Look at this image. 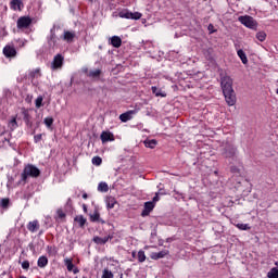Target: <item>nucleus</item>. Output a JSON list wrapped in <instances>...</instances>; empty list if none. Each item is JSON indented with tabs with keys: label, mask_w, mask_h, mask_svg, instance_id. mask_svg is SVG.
Returning a JSON list of instances; mask_svg holds the SVG:
<instances>
[{
	"label": "nucleus",
	"mask_w": 278,
	"mask_h": 278,
	"mask_svg": "<svg viewBox=\"0 0 278 278\" xmlns=\"http://www.w3.org/2000/svg\"><path fill=\"white\" fill-rule=\"evenodd\" d=\"M222 90L228 105H236V92L233 91V80L229 76L222 77Z\"/></svg>",
	"instance_id": "f257e3e1"
},
{
	"label": "nucleus",
	"mask_w": 278,
	"mask_h": 278,
	"mask_svg": "<svg viewBox=\"0 0 278 278\" xmlns=\"http://www.w3.org/2000/svg\"><path fill=\"white\" fill-rule=\"evenodd\" d=\"M28 177H40V169L31 164L26 165L22 173V181H27Z\"/></svg>",
	"instance_id": "f03ea898"
},
{
	"label": "nucleus",
	"mask_w": 278,
	"mask_h": 278,
	"mask_svg": "<svg viewBox=\"0 0 278 278\" xmlns=\"http://www.w3.org/2000/svg\"><path fill=\"white\" fill-rule=\"evenodd\" d=\"M238 21L249 29H255L257 27V22L251 15H241L238 17Z\"/></svg>",
	"instance_id": "7ed1b4c3"
},
{
	"label": "nucleus",
	"mask_w": 278,
	"mask_h": 278,
	"mask_svg": "<svg viewBox=\"0 0 278 278\" xmlns=\"http://www.w3.org/2000/svg\"><path fill=\"white\" fill-rule=\"evenodd\" d=\"M119 18H128L131 21H140L142 18V13L140 12H129V10H123L118 13Z\"/></svg>",
	"instance_id": "20e7f679"
},
{
	"label": "nucleus",
	"mask_w": 278,
	"mask_h": 278,
	"mask_svg": "<svg viewBox=\"0 0 278 278\" xmlns=\"http://www.w3.org/2000/svg\"><path fill=\"white\" fill-rule=\"evenodd\" d=\"M31 25V18L29 16H22L17 20V29H27Z\"/></svg>",
	"instance_id": "39448f33"
},
{
	"label": "nucleus",
	"mask_w": 278,
	"mask_h": 278,
	"mask_svg": "<svg viewBox=\"0 0 278 278\" xmlns=\"http://www.w3.org/2000/svg\"><path fill=\"white\" fill-rule=\"evenodd\" d=\"M64 64V56L62 54H56L52 61L51 68L52 71H58V68H62Z\"/></svg>",
	"instance_id": "423d86ee"
},
{
	"label": "nucleus",
	"mask_w": 278,
	"mask_h": 278,
	"mask_svg": "<svg viewBox=\"0 0 278 278\" xmlns=\"http://www.w3.org/2000/svg\"><path fill=\"white\" fill-rule=\"evenodd\" d=\"M10 8L14 12H22L25 4H23V0H10Z\"/></svg>",
	"instance_id": "0eeeda50"
},
{
	"label": "nucleus",
	"mask_w": 278,
	"mask_h": 278,
	"mask_svg": "<svg viewBox=\"0 0 278 278\" xmlns=\"http://www.w3.org/2000/svg\"><path fill=\"white\" fill-rule=\"evenodd\" d=\"M3 55L7 58H16V48L10 45L5 46L3 48Z\"/></svg>",
	"instance_id": "6e6552de"
},
{
	"label": "nucleus",
	"mask_w": 278,
	"mask_h": 278,
	"mask_svg": "<svg viewBox=\"0 0 278 278\" xmlns=\"http://www.w3.org/2000/svg\"><path fill=\"white\" fill-rule=\"evenodd\" d=\"M27 229L30 233H36L40 229V222H38V219L29 222L27 224Z\"/></svg>",
	"instance_id": "1a4fd4ad"
},
{
	"label": "nucleus",
	"mask_w": 278,
	"mask_h": 278,
	"mask_svg": "<svg viewBox=\"0 0 278 278\" xmlns=\"http://www.w3.org/2000/svg\"><path fill=\"white\" fill-rule=\"evenodd\" d=\"M64 264L70 273L73 271L74 275L79 273V269L73 264V258H64Z\"/></svg>",
	"instance_id": "9d476101"
},
{
	"label": "nucleus",
	"mask_w": 278,
	"mask_h": 278,
	"mask_svg": "<svg viewBox=\"0 0 278 278\" xmlns=\"http://www.w3.org/2000/svg\"><path fill=\"white\" fill-rule=\"evenodd\" d=\"M100 138L103 144H105V142H114V135L110 131H102Z\"/></svg>",
	"instance_id": "9b49d317"
},
{
	"label": "nucleus",
	"mask_w": 278,
	"mask_h": 278,
	"mask_svg": "<svg viewBox=\"0 0 278 278\" xmlns=\"http://www.w3.org/2000/svg\"><path fill=\"white\" fill-rule=\"evenodd\" d=\"M155 207V203L153 202H146L144 203V208L141 213V216H149V214H151V212H153V208Z\"/></svg>",
	"instance_id": "f8f14e48"
},
{
	"label": "nucleus",
	"mask_w": 278,
	"mask_h": 278,
	"mask_svg": "<svg viewBox=\"0 0 278 278\" xmlns=\"http://www.w3.org/2000/svg\"><path fill=\"white\" fill-rule=\"evenodd\" d=\"M238 153V148L233 146H228L225 150V157H236Z\"/></svg>",
	"instance_id": "ddd939ff"
},
{
	"label": "nucleus",
	"mask_w": 278,
	"mask_h": 278,
	"mask_svg": "<svg viewBox=\"0 0 278 278\" xmlns=\"http://www.w3.org/2000/svg\"><path fill=\"white\" fill-rule=\"evenodd\" d=\"M134 114H136V111L123 113L119 115V121H122V123H127V121H131V118H134Z\"/></svg>",
	"instance_id": "4468645a"
},
{
	"label": "nucleus",
	"mask_w": 278,
	"mask_h": 278,
	"mask_svg": "<svg viewBox=\"0 0 278 278\" xmlns=\"http://www.w3.org/2000/svg\"><path fill=\"white\" fill-rule=\"evenodd\" d=\"M168 255V250H163L161 252H152L150 257L151 260H162Z\"/></svg>",
	"instance_id": "2eb2a0df"
},
{
	"label": "nucleus",
	"mask_w": 278,
	"mask_h": 278,
	"mask_svg": "<svg viewBox=\"0 0 278 278\" xmlns=\"http://www.w3.org/2000/svg\"><path fill=\"white\" fill-rule=\"evenodd\" d=\"M62 39L65 42H73L75 40V31L64 30Z\"/></svg>",
	"instance_id": "dca6fc26"
},
{
	"label": "nucleus",
	"mask_w": 278,
	"mask_h": 278,
	"mask_svg": "<svg viewBox=\"0 0 278 278\" xmlns=\"http://www.w3.org/2000/svg\"><path fill=\"white\" fill-rule=\"evenodd\" d=\"M105 203H106L108 210H114V205H116V203L118 202L114 197H106Z\"/></svg>",
	"instance_id": "f3484780"
},
{
	"label": "nucleus",
	"mask_w": 278,
	"mask_h": 278,
	"mask_svg": "<svg viewBox=\"0 0 278 278\" xmlns=\"http://www.w3.org/2000/svg\"><path fill=\"white\" fill-rule=\"evenodd\" d=\"M111 45L112 47H115V49H118L123 45V39L118 36H113L111 38Z\"/></svg>",
	"instance_id": "a211bd4d"
},
{
	"label": "nucleus",
	"mask_w": 278,
	"mask_h": 278,
	"mask_svg": "<svg viewBox=\"0 0 278 278\" xmlns=\"http://www.w3.org/2000/svg\"><path fill=\"white\" fill-rule=\"evenodd\" d=\"M87 75L91 79H99V77H101V70H91L88 72Z\"/></svg>",
	"instance_id": "6ab92c4d"
},
{
	"label": "nucleus",
	"mask_w": 278,
	"mask_h": 278,
	"mask_svg": "<svg viewBox=\"0 0 278 278\" xmlns=\"http://www.w3.org/2000/svg\"><path fill=\"white\" fill-rule=\"evenodd\" d=\"M237 55L240 58L242 64H249V59L247 58V53H244V50H238Z\"/></svg>",
	"instance_id": "aec40b11"
},
{
	"label": "nucleus",
	"mask_w": 278,
	"mask_h": 278,
	"mask_svg": "<svg viewBox=\"0 0 278 278\" xmlns=\"http://www.w3.org/2000/svg\"><path fill=\"white\" fill-rule=\"evenodd\" d=\"M47 264H49V258H47V256H40L37 261L39 268H45Z\"/></svg>",
	"instance_id": "412c9836"
},
{
	"label": "nucleus",
	"mask_w": 278,
	"mask_h": 278,
	"mask_svg": "<svg viewBox=\"0 0 278 278\" xmlns=\"http://www.w3.org/2000/svg\"><path fill=\"white\" fill-rule=\"evenodd\" d=\"M90 220L91 223H101V214H99V211H94L90 214Z\"/></svg>",
	"instance_id": "4be33fe9"
},
{
	"label": "nucleus",
	"mask_w": 278,
	"mask_h": 278,
	"mask_svg": "<svg viewBox=\"0 0 278 278\" xmlns=\"http://www.w3.org/2000/svg\"><path fill=\"white\" fill-rule=\"evenodd\" d=\"M144 147H147L148 149H155V147H157V140L155 139L146 140Z\"/></svg>",
	"instance_id": "5701e85b"
},
{
	"label": "nucleus",
	"mask_w": 278,
	"mask_h": 278,
	"mask_svg": "<svg viewBox=\"0 0 278 278\" xmlns=\"http://www.w3.org/2000/svg\"><path fill=\"white\" fill-rule=\"evenodd\" d=\"M110 190V186H108V182H100L98 185V191L99 192H108Z\"/></svg>",
	"instance_id": "b1692460"
},
{
	"label": "nucleus",
	"mask_w": 278,
	"mask_h": 278,
	"mask_svg": "<svg viewBox=\"0 0 278 278\" xmlns=\"http://www.w3.org/2000/svg\"><path fill=\"white\" fill-rule=\"evenodd\" d=\"M108 240H110V237H104V238H101V237H94L93 238V242L96 244H105L108 242Z\"/></svg>",
	"instance_id": "393cba45"
},
{
	"label": "nucleus",
	"mask_w": 278,
	"mask_h": 278,
	"mask_svg": "<svg viewBox=\"0 0 278 278\" xmlns=\"http://www.w3.org/2000/svg\"><path fill=\"white\" fill-rule=\"evenodd\" d=\"M151 90L153 94H155V97H166V94L162 91V89L157 87H152Z\"/></svg>",
	"instance_id": "a878e982"
},
{
	"label": "nucleus",
	"mask_w": 278,
	"mask_h": 278,
	"mask_svg": "<svg viewBox=\"0 0 278 278\" xmlns=\"http://www.w3.org/2000/svg\"><path fill=\"white\" fill-rule=\"evenodd\" d=\"M268 278H278V267H273L268 274H267Z\"/></svg>",
	"instance_id": "bb28decb"
},
{
	"label": "nucleus",
	"mask_w": 278,
	"mask_h": 278,
	"mask_svg": "<svg viewBox=\"0 0 278 278\" xmlns=\"http://www.w3.org/2000/svg\"><path fill=\"white\" fill-rule=\"evenodd\" d=\"M17 127H18V123H16V117H13L9 122V129H11V131H14V129H16Z\"/></svg>",
	"instance_id": "cd10ccee"
},
{
	"label": "nucleus",
	"mask_w": 278,
	"mask_h": 278,
	"mask_svg": "<svg viewBox=\"0 0 278 278\" xmlns=\"http://www.w3.org/2000/svg\"><path fill=\"white\" fill-rule=\"evenodd\" d=\"M50 34H51L50 39L48 40V42H49L50 46H54L55 45V29L52 28L50 30Z\"/></svg>",
	"instance_id": "c85d7f7f"
},
{
	"label": "nucleus",
	"mask_w": 278,
	"mask_h": 278,
	"mask_svg": "<svg viewBox=\"0 0 278 278\" xmlns=\"http://www.w3.org/2000/svg\"><path fill=\"white\" fill-rule=\"evenodd\" d=\"M236 227L241 231H249V229H251V226H249V224H237Z\"/></svg>",
	"instance_id": "c756f323"
},
{
	"label": "nucleus",
	"mask_w": 278,
	"mask_h": 278,
	"mask_svg": "<svg viewBox=\"0 0 278 278\" xmlns=\"http://www.w3.org/2000/svg\"><path fill=\"white\" fill-rule=\"evenodd\" d=\"M137 258L140 263L146 262L147 255L144 254V251L140 250L137 254Z\"/></svg>",
	"instance_id": "7c9ffc66"
},
{
	"label": "nucleus",
	"mask_w": 278,
	"mask_h": 278,
	"mask_svg": "<svg viewBox=\"0 0 278 278\" xmlns=\"http://www.w3.org/2000/svg\"><path fill=\"white\" fill-rule=\"evenodd\" d=\"M91 162L94 166H101L103 160L100 156H93Z\"/></svg>",
	"instance_id": "2f4dec72"
},
{
	"label": "nucleus",
	"mask_w": 278,
	"mask_h": 278,
	"mask_svg": "<svg viewBox=\"0 0 278 278\" xmlns=\"http://www.w3.org/2000/svg\"><path fill=\"white\" fill-rule=\"evenodd\" d=\"M102 278H114V274L110 269H104L102 273Z\"/></svg>",
	"instance_id": "473e14b6"
},
{
	"label": "nucleus",
	"mask_w": 278,
	"mask_h": 278,
	"mask_svg": "<svg viewBox=\"0 0 278 278\" xmlns=\"http://www.w3.org/2000/svg\"><path fill=\"white\" fill-rule=\"evenodd\" d=\"M256 38H257V40H260V42H264V40H266V33H264V31L257 33Z\"/></svg>",
	"instance_id": "72a5a7b5"
},
{
	"label": "nucleus",
	"mask_w": 278,
	"mask_h": 278,
	"mask_svg": "<svg viewBox=\"0 0 278 278\" xmlns=\"http://www.w3.org/2000/svg\"><path fill=\"white\" fill-rule=\"evenodd\" d=\"M75 220L80 227H84V225H86V218H84V216L75 217Z\"/></svg>",
	"instance_id": "f704fd0d"
},
{
	"label": "nucleus",
	"mask_w": 278,
	"mask_h": 278,
	"mask_svg": "<svg viewBox=\"0 0 278 278\" xmlns=\"http://www.w3.org/2000/svg\"><path fill=\"white\" fill-rule=\"evenodd\" d=\"M43 123H45V125H46V127H51V125H53V117H46L45 119H43Z\"/></svg>",
	"instance_id": "c9c22d12"
},
{
	"label": "nucleus",
	"mask_w": 278,
	"mask_h": 278,
	"mask_svg": "<svg viewBox=\"0 0 278 278\" xmlns=\"http://www.w3.org/2000/svg\"><path fill=\"white\" fill-rule=\"evenodd\" d=\"M56 216H58V218H60L61 220L64 219V218H66V214H65L64 211H62V210H58V211H56Z\"/></svg>",
	"instance_id": "e433bc0d"
},
{
	"label": "nucleus",
	"mask_w": 278,
	"mask_h": 278,
	"mask_svg": "<svg viewBox=\"0 0 278 278\" xmlns=\"http://www.w3.org/2000/svg\"><path fill=\"white\" fill-rule=\"evenodd\" d=\"M24 121H25L26 125L31 126V122L29 121V113H27V111L24 112Z\"/></svg>",
	"instance_id": "4c0bfd02"
},
{
	"label": "nucleus",
	"mask_w": 278,
	"mask_h": 278,
	"mask_svg": "<svg viewBox=\"0 0 278 278\" xmlns=\"http://www.w3.org/2000/svg\"><path fill=\"white\" fill-rule=\"evenodd\" d=\"M36 108H42V97H38L35 101Z\"/></svg>",
	"instance_id": "58836bf2"
},
{
	"label": "nucleus",
	"mask_w": 278,
	"mask_h": 278,
	"mask_svg": "<svg viewBox=\"0 0 278 278\" xmlns=\"http://www.w3.org/2000/svg\"><path fill=\"white\" fill-rule=\"evenodd\" d=\"M9 204H10V200L9 199H2L1 200V206L2 207H8Z\"/></svg>",
	"instance_id": "ea45409f"
},
{
	"label": "nucleus",
	"mask_w": 278,
	"mask_h": 278,
	"mask_svg": "<svg viewBox=\"0 0 278 278\" xmlns=\"http://www.w3.org/2000/svg\"><path fill=\"white\" fill-rule=\"evenodd\" d=\"M22 268H23L24 270H28V268H29V261H24V262L22 263Z\"/></svg>",
	"instance_id": "a19ab883"
},
{
	"label": "nucleus",
	"mask_w": 278,
	"mask_h": 278,
	"mask_svg": "<svg viewBox=\"0 0 278 278\" xmlns=\"http://www.w3.org/2000/svg\"><path fill=\"white\" fill-rule=\"evenodd\" d=\"M40 140H42V134H38V135H36V136L34 137V141H35L36 143L40 142Z\"/></svg>",
	"instance_id": "79ce46f5"
},
{
	"label": "nucleus",
	"mask_w": 278,
	"mask_h": 278,
	"mask_svg": "<svg viewBox=\"0 0 278 278\" xmlns=\"http://www.w3.org/2000/svg\"><path fill=\"white\" fill-rule=\"evenodd\" d=\"M40 73V70H35L34 72L30 73V77H36Z\"/></svg>",
	"instance_id": "37998d69"
},
{
	"label": "nucleus",
	"mask_w": 278,
	"mask_h": 278,
	"mask_svg": "<svg viewBox=\"0 0 278 278\" xmlns=\"http://www.w3.org/2000/svg\"><path fill=\"white\" fill-rule=\"evenodd\" d=\"M160 201V195L156 193L155 197L153 198L152 203H157Z\"/></svg>",
	"instance_id": "c03bdc74"
},
{
	"label": "nucleus",
	"mask_w": 278,
	"mask_h": 278,
	"mask_svg": "<svg viewBox=\"0 0 278 278\" xmlns=\"http://www.w3.org/2000/svg\"><path fill=\"white\" fill-rule=\"evenodd\" d=\"M231 173H237V175H239L240 169H238L237 167H231Z\"/></svg>",
	"instance_id": "a18cd8bd"
},
{
	"label": "nucleus",
	"mask_w": 278,
	"mask_h": 278,
	"mask_svg": "<svg viewBox=\"0 0 278 278\" xmlns=\"http://www.w3.org/2000/svg\"><path fill=\"white\" fill-rule=\"evenodd\" d=\"M83 199H88V193H84Z\"/></svg>",
	"instance_id": "49530a36"
},
{
	"label": "nucleus",
	"mask_w": 278,
	"mask_h": 278,
	"mask_svg": "<svg viewBox=\"0 0 278 278\" xmlns=\"http://www.w3.org/2000/svg\"><path fill=\"white\" fill-rule=\"evenodd\" d=\"M84 212H88V208L86 207V204H84Z\"/></svg>",
	"instance_id": "de8ad7c7"
},
{
	"label": "nucleus",
	"mask_w": 278,
	"mask_h": 278,
	"mask_svg": "<svg viewBox=\"0 0 278 278\" xmlns=\"http://www.w3.org/2000/svg\"><path fill=\"white\" fill-rule=\"evenodd\" d=\"M214 26L211 24V25H208V29H212Z\"/></svg>",
	"instance_id": "09e8293b"
},
{
	"label": "nucleus",
	"mask_w": 278,
	"mask_h": 278,
	"mask_svg": "<svg viewBox=\"0 0 278 278\" xmlns=\"http://www.w3.org/2000/svg\"><path fill=\"white\" fill-rule=\"evenodd\" d=\"M4 141H5V142H10V139L5 138Z\"/></svg>",
	"instance_id": "8fccbe9b"
},
{
	"label": "nucleus",
	"mask_w": 278,
	"mask_h": 278,
	"mask_svg": "<svg viewBox=\"0 0 278 278\" xmlns=\"http://www.w3.org/2000/svg\"><path fill=\"white\" fill-rule=\"evenodd\" d=\"M132 257H136V252H132Z\"/></svg>",
	"instance_id": "3c124183"
}]
</instances>
